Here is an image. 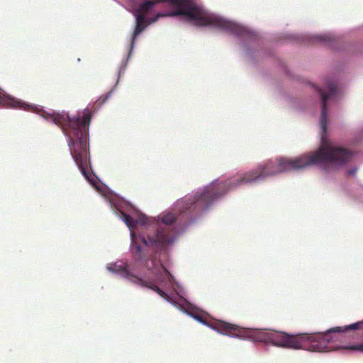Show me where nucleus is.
I'll return each mask as SVG.
<instances>
[{
  "label": "nucleus",
  "mask_w": 363,
  "mask_h": 363,
  "mask_svg": "<svg viewBox=\"0 0 363 363\" xmlns=\"http://www.w3.org/2000/svg\"><path fill=\"white\" fill-rule=\"evenodd\" d=\"M228 35L230 33L235 36L251 38L253 35L252 31L248 28L243 27L238 24L237 22L231 20H228Z\"/></svg>",
  "instance_id": "nucleus-8"
},
{
  "label": "nucleus",
  "mask_w": 363,
  "mask_h": 363,
  "mask_svg": "<svg viewBox=\"0 0 363 363\" xmlns=\"http://www.w3.org/2000/svg\"><path fill=\"white\" fill-rule=\"evenodd\" d=\"M164 2L169 3L175 8V10L168 14H157L153 21L160 16H184L197 26H211L218 28H224L227 26V21L225 19L215 14L204 13L191 0H145L135 10V15H143V17L145 18V15L152 11L156 4Z\"/></svg>",
  "instance_id": "nucleus-5"
},
{
  "label": "nucleus",
  "mask_w": 363,
  "mask_h": 363,
  "mask_svg": "<svg viewBox=\"0 0 363 363\" xmlns=\"http://www.w3.org/2000/svg\"><path fill=\"white\" fill-rule=\"evenodd\" d=\"M313 41L320 42V43H328L333 39V37L330 33H322V34H315L312 35L309 37Z\"/></svg>",
  "instance_id": "nucleus-13"
},
{
  "label": "nucleus",
  "mask_w": 363,
  "mask_h": 363,
  "mask_svg": "<svg viewBox=\"0 0 363 363\" xmlns=\"http://www.w3.org/2000/svg\"><path fill=\"white\" fill-rule=\"evenodd\" d=\"M6 102L5 96L0 92V104H4Z\"/></svg>",
  "instance_id": "nucleus-16"
},
{
  "label": "nucleus",
  "mask_w": 363,
  "mask_h": 363,
  "mask_svg": "<svg viewBox=\"0 0 363 363\" xmlns=\"http://www.w3.org/2000/svg\"><path fill=\"white\" fill-rule=\"evenodd\" d=\"M136 16V26L133 36V43L137 36L145 29L147 26L146 19L143 17V15H135Z\"/></svg>",
  "instance_id": "nucleus-11"
},
{
  "label": "nucleus",
  "mask_w": 363,
  "mask_h": 363,
  "mask_svg": "<svg viewBox=\"0 0 363 363\" xmlns=\"http://www.w3.org/2000/svg\"><path fill=\"white\" fill-rule=\"evenodd\" d=\"M263 181L262 173L257 165L254 169L232 177L228 179V189L237 188L242 184H256Z\"/></svg>",
  "instance_id": "nucleus-6"
},
{
  "label": "nucleus",
  "mask_w": 363,
  "mask_h": 363,
  "mask_svg": "<svg viewBox=\"0 0 363 363\" xmlns=\"http://www.w3.org/2000/svg\"><path fill=\"white\" fill-rule=\"evenodd\" d=\"M43 116L50 119L55 124L62 128L67 136L70 154L82 174L90 182H92L89 174V127L91 118L89 110L85 109L82 116L69 117L67 114L46 113Z\"/></svg>",
  "instance_id": "nucleus-4"
},
{
  "label": "nucleus",
  "mask_w": 363,
  "mask_h": 363,
  "mask_svg": "<svg viewBox=\"0 0 363 363\" xmlns=\"http://www.w3.org/2000/svg\"><path fill=\"white\" fill-rule=\"evenodd\" d=\"M109 94H110V93H109V94H108L106 95V98L104 99L103 102H104V101H105L108 98Z\"/></svg>",
  "instance_id": "nucleus-18"
},
{
  "label": "nucleus",
  "mask_w": 363,
  "mask_h": 363,
  "mask_svg": "<svg viewBox=\"0 0 363 363\" xmlns=\"http://www.w3.org/2000/svg\"><path fill=\"white\" fill-rule=\"evenodd\" d=\"M121 218L129 228V229L133 228L138 223L141 225H145L147 223V218L143 214L138 215L136 219H134L128 214L121 212Z\"/></svg>",
  "instance_id": "nucleus-10"
},
{
  "label": "nucleus",
  "mask_w": 363,
  "mask_h": 363,
  "mask_svg": "<svg viewBox=\"0 0 363 363\" xmlns=\"http://www.w3.org/2000/svg\"><path fill=\"white\" fill-rule=\"evenodd\" d=\"M218 196L216 186H208L202 192H197L194 196L184 201L182 210L179 215L175 216L169 213L164 216L162 224L158 226L156 231L152 235H148L147 238L143 237L142 242L146 245L157 248L166 247L174 242L176 235L174 231L183 230L191 220L193 213L206 209Z\"/></svg>",
  "instance_id": "nucleus-2"
},
{
  "label": "nucleus",
  "mask_w": 363,
  "mask_h": 363,
  "mask_svg": "<svg viewBox=\"0 0 363 363\" xmlns=\"http://www.w3.org/2000/svg\"><path fill=\"white\" fill-rule=\"evenodd\" d=\"M345 348L347 350H357L363 352V344L354 345Z\"/></svg>",
  "instance_id": "nucleus-15"
},
{
  "label": "nucleus",
  "mask_w": 363,
  "mask_h": 363,
  "mask_svg": "<svg viewBox=\"0 0 363 363\" xmlns=\"http://www.w3.org/2000/svg\"><path fill=\"white\" fill-rule=\"evenodd\" d=\"M106 269L111 272H130L128 265L123 261L109 264Z\"/></svg>",
  "instance_id": "nucleus-12"
},
{
  "label": "nucleus",
  "mask_w": 363,
  "mask_h": 363,
  "mask_svg": "<svg viewBox=\"0 0 363 363\" xmlns=\"http://www.w3.org/2000/svg\"><path fill=\"white\" fill-rule=\"evenodd\" d=\"M250 339L254 342L271 344L278 347L323 352L328 348L327 334L300 333L290 335L281 331H267L241 328L228 323V337Z\"/></svg>",
  "instance_id": "nucleus-3"
},
{
  "label": "nucleus",
  "mask_w": 363,
  "mask_h": 363,
  "mask_svg": "<svg viewBox=\"0 0 363 363\" xmlns=\"http://www.w3.org/2000/svg\"><path fill=\"white\" fill-rule=\"evenodd\" d=\"M133 253H134V256H135V259L138 260V261H145V256L144 255V253L143 252V249L142 247L138 245H135L133 247Z\"/></svg>",
  "instance_id": "nucleus-14"
},
{
  "label": "nucleus",
  "mask_w": 363,
  "mask_h": 363,
  "mask_svg": "<svg viewBox=\"0 0 363 363\" xmlns=\"http://www.w3.org/2000/svg\"><path fill=\"white\" fill-rule=\"evenodd\" d=\"M163 269H164V272H166V273H168V272H168L167 269H165L164 267H163Z\"/></svg>",
  "instance_id": "nucleus-19"
},
{
  "label": "nucleus",
  "mask_w": 363,
  "mask_h": 363,
  "mask_svg": "<svg viewBox=\"0 0 363 363\" xmlns=\"http://www.w3.org/2000/svg\"><path fill=\"white\" fill-rule=\"evenodd\" d=\"M258 167L263 177L264 181L270 177L279 174L276 159H271L259 163Z\"/></svg>",
  "instance_id": "nucleus-7"
},
{
  "label": "nucleus",
  "mask_w": 363,
  "mask_h": 363,
  "mask_svg": "<svg viewBox=\"0 0 363 363\" xmlns=\"http://www.w3.org/2000/svg\"><path fill=\"white\" fill-rule=\"evenodd\" d=\"M360 324H361V323H356L350 325L348 326H346L344 328H341V327H335V328H333L328 330L325 333H318V335H325V334H327V337L328 339V348L326 350H324L323 352L329 351V350H332V347L329 345L330 342L333 340V337L330 335L331 333H342V332H346L349 330H357L359 328Z\"/></svg>",
  "instance_id": "nucleus-9"
},
{
  "label": "nucleus",
  "mask_w": 363,
  "mask_h": 363,
  "mask_svg": "<svg viewBox=\"0 0 363 363\" xmlns=\"http://www.w3.org/2000/svg\"><path fill=\"white\" fill-rule=\"evenodd\" d=\"M311 86L318 93L322 101L320 116V145L316 150L298 157L275 158L279 174L292 170H299L313 165L323 167L327 164H332L339 167L349 162L353 155L352 152L337 146L325 135L328 126V106L337 93L336 81L333 79H326L324 89H319L313 84H311Z\"/></svg>",
  "instance_id": "nucleus-1"
},
{
  "label": "nucleus",
  "mask_w": 363,
  "mask_h": 363,
  "mask_svg": "<svg viewBox=\"0 0 363 363\" xmlns=\"http://www.w3.org/2000/svg\"><path fill=\"white\" fill-rule=\"evenodd\" d=\"M356 171H357V169H356V168H354V169H352L351 171H350V172H349V173H350V174H352H352H355Z\"/></svg>",
  "instance_id": "nucleus-17"
}]
</instances>
